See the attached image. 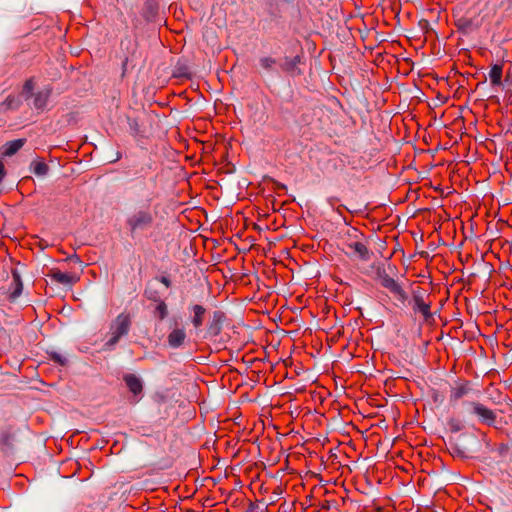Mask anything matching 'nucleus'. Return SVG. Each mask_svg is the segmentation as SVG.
<instances>
[{"label": "nucleus", "instance_id": "nucleus-1", "mask_svg": "<svg viewBox=\"0 0 512 512\" xmlns=\"http://www.w3.org/2000/svg\"><path fill=\"white\" fill-rule=\"evenodd\" d=\"M131 327L130 315L121 313L110 324L109 335L110 338L105 343L107 349H112L119 340L128 334Z\"/></svg>", "mask_w": 512, "mask_h": 512}, {"label": "nucleus", "instance_id": "nucleus-2", "mask_svg": "<svg viewBox=\"0 0 512 512\" xmlns=\"http://www.w3.org/2000/svg\"><path fill=\"white\" fill-rule=\"evenodd\" d=\"M348 235L352 239L350 242H346L344 244V252L354 258H358L362 261H367L370 258L369 250L366 244L361 241L359 238L362 236L361 233L355 229L351 228L348 230Z\"/></svg>", "mask_w": 512, "mask_h": 512}, {"label": "nucleus", "instance_id": "nucleus-3", "mask_svg": "<svg viewBox=\"0 0 512 512\" xmlns=\"http://www.w3.org/2000/svg\"><path fill=\"white\" fill-rule=\"evenodd\" d=\"M154 216L149 209L135 211L127 218V225L131 233H137L152 227Z\"/></svg>", "mask_w": 512, "mask_h": 512}, {"label": "nucleus", "instance_id": "nucleus-4", "mask_svg": "<svg viewBox=\"0 0 512 512\" xmlns=\"http://www.w3.org/2000/svg\"><path fill=\"white\" fill-rule=\"evenodd\" d=\"M412 308L415 313H420L425 320L432 317L431 313V300L429 295L420 287H417L412 291Z\"/></svg>", "mask_w": 512, "mask_h": 512}, {"label": "nucleus", "instance_id": "nucleus-5", "mask_svg": "<svg viewBox=\"0 0 512 512\" xmlns=\"http://www.w3.org/2000/svg\"><path fill=\"white\" fill-rule=\"evenodd\" d=\"M377 278L379 280L380 285L389 290V292L393 294L394 297L399 302L404 304L407 301V293L394 278H392L388 273H386L385 270H379L377 272Z\"/></svg>", "mask_w": 512, "mask_h": 512}, {"label": "nucleus", "instance_id": "nucleus-6", "mask_svg": "<svg viewBox=\"0 0 512 512\" xmlns=\"http://www.w3.org/2000/svg\"><path fill=\"white\" fill-rule=\"evenodd\" d=\"M472 391V384L469 380L458 379L450 387L449 403L451 406H456L459 401L468 396Z\"/></svg>", "mask_w": 512, "mask_h": 512}, {"label": "nucleus", "instance_id": "nucleus-7", "mask_svg": "<svg viewBox=\"0 0 512 512\" xmlns=\"http://www.w3.org/2000/svg\"><path fill=\"white\" fill-rule=\"evenodd\" d=\"M463 405L471 407L472 413L477 415L482 423L489 426L494 425L496 414L493 410L476 401L464 402Z\"/></svg>", "mask_w": 512, "mask_h": 512}, {"label": "nucleus", "instance_id": "nucleus-8", "mask_svg": "<svg viewBox=\"0 0 512 512\" xmlns=\"http://www.w3.org/2000/svg\"><path fill=\"white\" fill-rule=\"evenodd\" d=\"M225 319V315L221 311H214L211 319L208 322L205 338H215L222 330V324Z\"/></svg>", "mask_w": 512, "mask_h": 512}, {"label": "nucleus", "instance_id": "nucleus-9", "mask_svg": "<svg viewBox=\"0 0 512 512\" xmlns=\"http://www.w3.org/2000/svg\"><path fill=\"white\" fill-rule=\"evenodd\" d=\"M186 338L187 335L185 329L183 327L176 326L169 332L167 336V343L171 348L177 349L184 345Z\"/></svg>", "mask_w": 512, "mask_h": 512}, {"label": "nucleus", "instance_id": "nucleus-10", "mask_svg": "<svg viewBox=\"0 0 512 512\" xmlns=\"http://www.w3.org/2000/svg\"><path fill=\"white\" fill-rule=\"evenodd\" d=\"M190 311L192 313L191 323L195 328L196 332H198L204 323L206 309L204 306L200 304H194L190 307Z\"/></svg>", "mask_w": 512, "mask_h": 512}, {"label": "nucleus", "instance_id": "nucleus-11", "mask_svg": "<svg viewBox=\"0 0 512 512\" xmlns=\"http://www.w3.org/2000/svg\"><path fill=\"white\" fill-rule=\"evenodd\" d=\"M51 279L62 285H72L77 281V278L69 273H64L59 269H52L49 273Z\"/></svg>", "mask_w": 512, "mask_h": 512}, {"label": "nucleus", "instance_id": "nucleus-12", "mask_svg": "<svg viewBox=\"0 0 512 512\" xmlns=\"http://www.w3.org/2000/svg\"><path fill=\"white\" fill-rule=\"evenodd\" d=\"M51 93L52 89L50 87H45L38 91L34 97V107L38 110L44 109L48 103Z\"/></svg>", "mask_w": 512, "mask_h": 512}, {"label": "nucleus", "instance_id": "nucleus-13", "mask_svg": "<svg viewBox=\"0 0 512 512\" xmlns=\"http://www.w3.org/2000/svg\"><path fill=\"white\" fill-rule=\"evenodd\" d=\"M124 381L133 394L137 395L142 392V382L137 376L127 374L124 376Z\"/></svg>", "mask_w": 512, "mask_h": 512}, {"label": "nucleus", "instance_id": "nucleus-14", "mask_svg": "<svg viewBox=\"0 0 512 512\" xmlns=\"http://www.w3.org/2000/svg\"><path fill=\"white\" fill-rule=\"evenodd\" d=\"M22 290H23V284H22L21 278L17 273H14L12 289L9 293V299L11 301L16 300L21 295Z\"/></svg>", "mask_w": 512, "mask_h": 512}, {"label": "nucleus", "instance_id": "nucleus-15", "mask_svg": "<svg viewBox=\"0 0 512 512\" xmlns=\"http://www.w3.org/2000/svg\"><path fill=\"white\" fill-rule=\"evenodd\" d=\"M489 79L492 85L500 86L502 84V66L495 64L489 72Z\"/></svg>", "mask_w": 512, "mask_h": 512}, {"label": "nucleus", "instance_id": "nucleus-16", "mask_svg": "<svg viewBox=\"0 0 512 512\" xmlns=\"http://www.w3.org/2000/svg\"><path fill=\"white\" fill-rule=\"evenodd\" d=\"M24 143H25L24 139H16V140L6 143L4 155L5 156L14 155L16 152H18L23 147Z\"/></svg>", "mask_w": 512, "mask_h": 512}, {"label": "nucleus", "instance_id": "nucleus-17", "mask_svg": "<svg viewBox=\"0 0 512 512\" xmlns=\"http://www.w3.org/2000/svg\"><path fill=\"white\" fill-rule=\"evenodd\" d=\"M299 62H300L299 56H295L293 58H285L281 67L283 70H285L287 72H290L293 74L299 73V70L297 68V65L299 64Z\"/></svg>", "mask_w": 512, "mask_h": 512}, {"label": "nucleus", "instance_id": "nucleus-18", "mask_svg": "<svg viewBox=\"0 0 512 512\" xmlns=\"http://www.w3.org/2000/svg\"><path fill=\"white\" fill-rule=\"evenodd\" d=\"M48 170V165L43 161H35L32 163V171L38 176H45Z\"/></svg>", "mask_w": 512, "mask_h": 512}, {"label": "nucleus", "instance_id": "nucleus-19", "mask_svg": "<svg viewBox=\"0 0 512 512\" xmlns=\"http://www.w3.org/2000/svg\"><path fill=\"white\" fill-rule=\"evenodd\" d=\"M259 63L264 70L269 71L276 64V60L271 57H262L259 59Z\"/></svg>", "mask_w": 512, "mask_h": 512}, {"label": "nucleus", "instance_id": "nucleus-20", "mask_svg": "<svg viewBox=\"0 0 512 512\" xmlns=\"http://www.w3.org/2000/svg\"><path fill=\"white\" fill-rule=\"evenodd\" d=\"M34 89V82H33V79H28L24 86H23V90H22V94L28 98L32 95V91Z\"/></svg>", "mask_w": 512, "mask_h": 512}, {"label": "nucleus", "instance_id": "nucleus-21", "mask_svg": "<svg viewBox=\"0 0 512 512\" xmlns=\"http://www.w3.org/2000/svg\"><path fill=\"white\" fill-rule=\"evenodd\" d=\"M156 311L159 315V318L161 320H163L164 318H166L167 314H168V311H167V305L165 304V302L161 301L157 307H156Z\"/></svg>", "mask_w": 512, "mask_h": 512}, {"label": "nucleus", "instance_id": "nucleus-22", "mask_svg": "<svg viewBox=\"0 0 512 512\" xmlns=\"http://www.w3.org/2000/svg\"><path fill=\"white\" fill-rule=\"evenodd\" d=\"M51 358H52V360H54L56 363H58V364H60V365H62V366L66 365V363H67V359H66L63 355H61V354H59V353H53V354L51 355Z\"/></svg>", "mask_w": 512, "mask_h": 512}, {"label": "nucleus", "instance_id": "nucleus-23", "mask_svg": "<svg viewBox=\"0 0 512 512\" xmlns=\"http://www.w3.org/2000/svg\"><path fill=\"white\" fill-rule=\"evenodd\" d=\"M160 282L164 284L167 288L171 286V281L169 280V278L165 276L161 277Z\"/></svg>", "mask_w": 512, "mask_h": 512}, {"label": "nucleus", "instance_id": "nucleus-24", "mask_svg": "<svg viewBox=\"0 0 512 512\" xmlns=\"http://www.w3.org/2000/svg\"><path fill=\"white\" fill-rule=\"evenodd\" d=\"M5 174L4 164L0 161V182L2 181Z\"/></svg>", "mask_w": 512, "mask_h": 512}, {"label": "nucleus", "instance_id": "nucleus-25", "mask_svg": "<svg viewBox=\"0 0 512 512\" xmlns=\"http://www.w3.org/2000/svg\"><path fill=\"white\" fill-rule=\"evenodd\" d=\"M512 5V0H507Z\"/></svg>", "mask_w": 512, "mask_h": 512}]
</instances>
